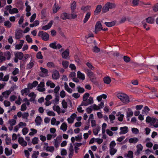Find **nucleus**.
<instances>
[{
    "instance_id": "4d7b16f0",
    "label": "nucleus",
    "mask_w": 158,
    "mask_h": 158,
    "mask_svg": "<svg viewBox=\"0 0 158 158\" xmlns=\"http://www.w3.org/2000/svg\"><path fill=\"white\" fill-rule=\"evenodd\" d=\"M69 14L70 15L69 16L70 17V19H75L77 16V15L75 11L73 13L72 12L71 14Z\"/></svg>"
},
{
    "instance_id": "bf43d9fd",
    "label": "nucleus",
    "mask_w": 158,
    "mask_h": 158,
    "mask_svg": "<svg viewBox=\"0 0 158 158\" xmlns=\"http://www.w3.org/2000/svg\"><path fill=\"white\" fill-rule=\"evenodd\" d=\"M19 69L17 68H15L13 71L12 74L13 75L15 76L19 74Z\"/></svg>"
},
{
    "instance_id": "aec40b11",
    "label": "nucleus",
    "mask_w": 158,
    "mask_h": 158,
    "mask_svg": "<svg viewBox=\"0 0 158 158\" xmlns=\"http://www.w3.org/2000/svg\"><path fill=\"white\" fill-rule=\"evenodd\" d=\"M42 121L41 117L39 116H37L35 118V122L36 125L39 126L41 123Z\"/></svg>"
},
{
    "instance_id": "f257e3e1",
    "label": "nucleus",
    "mask_w": 158,
    "mask_h": 158,
    "mask_svg": "<svg viewBox=\"0 0 158 158\" xmlns=\"http://www.w3.org/2000/svg\"><path fill=\"white\" fill-rule=\"evenodd\" d=\"M117 96L123 103L127 104L130 102L129 98L127 94L122 93L117 94Z\"/></svg>"
},
{
    "instance_id": "58836bf2",
    "label": "nucleus",
    "mask_w": 158,
    "mask_h": 158,
    "mask_svg": "<svg viewBox=\"0 0 158 158\" xmlns=\"http://www.w3.org/2000/svg\"><path fill=\"white\" fill-rule=\"evenodd\" d=\"M116 116H118V120L119 121H122L123 120L124 115L123 114H121L120 112H118L116 114Z\"/></svg>"
},
{
    "instance_id": "37998d69",
    "label": "nucleus",
    "mask_w": 158,
    "mask_h": 158,
    "mask_svg": "<svg viewBox=\"0 0 158 158\" xmlns=\"http://www.w3.org/2000/svg\"><path fill=\"white\" fill-rule=\"evenodd\" d=\"M29 2L28 1H26L25 3V5L26 6V11H30L31 10V7L29 5Z\"/></svg>"
},
{
    "instance_id": "13d9d810",
    "label": "nucleus",
    "mask_w": 158,
    "mask_h": 158,
    "mask_svg": "<svg viewBox=\"0 0 158 158\" xmlns=\"http://www.w3.org/2000/svg\"><path fill=\"white\" fill-rule=\"evenodd\" d=\"M26 40L28 43H32V39L29 35H27L26 36Z\"/></svg>"
},
{
    "instance_id": "8fccbe9b",
    "label": "nucleus",
    "mask_w": 158,
    "mask_h": 158,
    "mask_svg": "<svg viewBox=\"0 0 158 158\" xmlns=\"http://www.w3.org/2000/svg\"><path fill=\"white\" fill-rule=\"evenodd\" d=\"M100 130V127H97L96 128L94 129L93 133L94 135H96L98 134L99 131Z\"/></svg>"
},
{
    "instance_id": "2f4dec72",
    "label": "nucleus",
    "mask_w": 158,
    "mask_h": 158,
    "mask_svg": "<svg viewBox=\"0 0 158 158\" xmlns=\"http://www.w3.org/2000/svg\"><path fill=\"white\" fill-rule=\"evenodd\" d=\"M46 85L50 87V88H52L55 87V84L52 82L51 81L49 80L46 82Z\"/></svg>"
},
{
    "instance_id": "79ce46f5",
    "label": "nucleus",
    "mask_w": 158,
    "mask_h": 158,
    "mask_svg": "<svg viewBox=\"0 0 158 158\" xmlns=\"http://www.w3.org/2000/svg\"><path fill=\"white\" fill-rule=\"evenodd\" d=\"M63 67L64 69H67L69 65V62L67 60H63L62 62Z\"/></svg>"
},
{
    "instance_id": "603ef678",
    "label": "nucleus",
    "mask_w": 158,
    "mask_h": 158,
    "mask_svg": "<svg viewBox=\"0 0 158 158\" xmlns=\"http://www.w3.org/2000/svg\"><path fill=\"white\" fill-rule=\"evenodd\" d=\"M31 131L29 133V135L31 136H33L36 133L37 131L33 128H31Z\"/></svg>"
},
{
    "instance_id": "3c124183",
    "label": "nucleus",
    "mask_w": 158,
    "mask_h": 158,
    "mask_svg": "<svg viewBox=\"0 0 158 158\" xmlns=\"http://www.w3.org/2000/svg\"><path fill=\"white\" fill-rule=\"evenodd\" d=\"M56 136V134L53 135L48 134L47 135V139L48 140H50L52 138H54Z\"/></svg>"
},
{
    "instance_id": "69168bd1",
    "label": "nucleus",
    "mask_w": 158,
    "mask_h": 158,
    "mask_svg": "<svg viewBox=\"0 0 158 158\" xmlns=\"http://www.w3.org/2000/svg\"><path fill=\"white\" fill-rule=\"evenodd\" d=\"M54 143L55 147L56 148H58L59 146L60 142L58 140L57 138L54 139Z\"/></svg>"
},
{
    "instance_id": "e2e57ef3",
    "label": "nucleus",
    "mask_w": 158,
    "mask_h": 158,
    "mask_svg": "<svg viewBox=\"0 0 158 158\" xmlns=\"http://www.w3.org/2000/svg\"><path fill=\"white\" fill-rule=\"evenodd\" d=\"M4 55L8 60L10 59V53L9 51H7L4 53Z\"/></svg>"
},
{
    "instance_id": "1a4fd4ad",
    "label": "nucleus",
    "mask_w": 158,
    "mask_h": 158,
    "mask_svg": "<svg viewBox=\"0 0 158 158\" xmlns=\"http://www.w3.org/2000/svg\"><path fill=\"white\" fill-rule=\"evenodd\" d=\"M69 51L68 49H66L61 54L62 57L65 59H68L69 58Z\"/></svg>"
},
{
    "instance_id": "0eeeda50",
    "label": "nucleus",
    "mask_w": 158,
    "mask_h": 158,
    "mask_svg": "<svg viewBox=\"0 0 158 158\" xmlns=\"http://www.w3.org/2000/svg\"><path fill=\"white\" fill-rule=\"evenodd\" d=\"M15 38L16 40H19L23 36V31L21 30H16L15 32Z\"/></svg>"
},
{
    "instance_id": "4468645a",
    "label": "nucleus",
    "mask_w": 158,
    "mask_h": 158,
    "mask_svg": "<svg viewBox=\"0 0 158 158\" xmlns=\"http://www.w3.org/2000/svg\"><path fill=\"white\" fill-rule=\"evenodd\" d=\"M18 141L19 143L23 147H25L27 145V142L24 140L23 138V137L19 138Z\"/></svg>"
},
{
    "instance_id": "7ed1b4c3",
    "label": "nucleus",
    "mask_w": 158,
    "mask_h": 158,
    "mask_svg": "<svg viewBox=\"0 0 158 158\" xmlns=\"http://www.w3.org/2000/svg\"><path fill=\"white\" fill-rule=\"evenodd\" d=\"M115 6V5L112 3L107 2L103 7L102 9V12L106 13L109 11V9L114 8Z\"/></svg>"
},
{
    "instance_id": "6ab92c4d",
    "label": "nucleus",
    "mask_w": 158,
    "mask_h": 158,
    "mask_svg": "<svg viewBox=\"0 0 158 158\" xmlns=\"http://www.w3.org/2000/svg\"><path fill=\"white\" fill-rule=\"evenodd\" d=\"M60 122L56 121L55 118L53 117L52 118L51 121V123L52 125L58 126L60 124Z\"/></svg>"
},
{
    "instance_id": "e433bc0d",
    "label": "nucleus",
    "mask_w": 158,
    "mask_h": 158,
    "mask_svg": "<svg viewBox=\"0 0 158 158\" xmlns=\"http://www.w3.org/2000/svg\"><path fill=\"white\" fill-rule=\"evenodd\" d=\"M5 153L7 156H10L12 153V150L11 149H9L8 148H6L5 149Z\"/></svg>"
},
{
    "instance_id": "774afa93",
    "label": "nucleus",
    "mask_w": 158,
    "mask_h": 158,
    "mask_svg": "<svg viewBox=\"0 0 158 158\" xmlns=\"http://www.w3.org/2000/svg\"><path fill=\"white\" fill-rule=\"evenodd\" d=\"M39 154V153L38 151L34 152L32 155V158H37Z\"/></svg>"
},
{
    "instance_id": "de8ad7c7",
    "label": "nucleus",
    "mask_w": 158,
    "mask_h": 158,
    "mask_svg": "<svg viewBox=\"0 0 158 158\" xmlns=\"http://www.w3.org/2000/svg\"><path fill=\"white\" fill-rule=\"evenodd\" d=\"M4 25L7 28H10L12 26V24L9 21H7L4 22Z\"/></svg>"
},
{
    "instance_id": "bb28decb",
    "label": "nucleus",
    "mask_w": 158,
    "mask_h": 158,
    "mask_svg": "<svg viewBox=\"0 0 158 158\" xmlns=\"http://www.w3.org/2000/svg\"><path fill=\"white\" fill-rule=\"evenodd\" d=\"M77 77L80 79L84 80L85 79V75L82 73L80 71H78L77 73Z\"/></svg>"
},
{
    "instance_id": "20e7f679",
    "label": "nucleus",
    "mask_w": 158,
    "mask_h": 158,
    "mask_svg": "<svg viewBox=\"0 0 158 158\" xmlns=\"http://www.w3.org/2000/svg\"><path fill=\"white\" fill-rule=\"evenodd\" d=\"M29 97H31L29 100L27 99V98H25L23 99V101L26 103L27 105L28 106L30 105L29 101H32L34 100V99L32 98H35L36 97V95L35 93L32 92L30 93H29L28 94Z\"/></svg>"
},
{
    "instance_id": "09e8293b",
    "label": "nucleus",
    "mask_w": 158,
    "mask_h": 158,
    "mask_svg": "<svg viewBox=\"0 0 158 158\" xmlns=\"http://www.w3.org/2000/svg\"><path fill=\"white\" fill-rule=\"evenodd\" d=\"M103 81L105 83L109 84L111 82V79L109 77H106L104 78Z\"/></svg>"
},
{
    "instance_id": "a19ab883",
    "label": "nucleus",
    "mask_w": 158,
    "mask_h": 158,
    "mask_svg": "<svg viewBox=\"0 0 158 158\" xmlns=\"http://www.w3.org/2000/svg\"><path fill=\"white\" fill-rule=\"evenodd\" d=\"M136 147L137 148V153L139 154L143 150V146L142 145L139 144L137 145Z\"/></svg>"
},
{
    "instance_id": "a211bd4d",
    "label": "nucleus",
    "mask_w": 158,
    "mask_h": 158,
    "mask_svg": "<svg viewBox=\"0 0 158 158\" xmlns=\"http://www.w3.org/2000/svg\"><path fill=\"white\" fill-rule=\"evenodd\" d=\"M102 6L101 5H98L94 11V13L95 15H98L101 11Z\"/></svg>"
},
{
    "instance_id": "f8f14e48",
    "label": "nucleus",
    "mask_w": 158,
    "mask_h": 158,
    "mask_svg": "<svg viewBox=\"0 0 158 158\" xmlns=\"http://www.w3.org/2000/svg\"><path fill=\"white\" fill-rule=\"evenodd\" d=\"M44 86V83L43 82H41L37 87V89L40 92L44 91L45 90Z\"/></svg>"
},
{
    "instance_id": "72a5a7b5",
    "label": "nucleus",
    "mask_w": 158,
    "mask_h": 158,
    "mask_svg": "<svg viewBox=\"0 0 158 158\" xmlns=\"http://www.w3.org/2000/svg\"><path fill=\"white\" fill-rule=\"evenodd\" d=\"M73 155V146H71L69 148V157L71 158Z\"/></svg>"
},
{
    "instance_id": "2eb2a0df",
    "label": "nucleus",
    "mask_w": 158,
    "mask_h": 158,
    "mask_svg": "<svg viewBox=\"0 0 158 158\" xmlns=\"http://www.w3.org/2000/svg\"><path fill=\"white\" fill-rule=\"evenodd\" d=\"M76 7L77 5L76 2L75 1H72L70 5V8L72 13L74 12L76 8Z\"/></svg>"
},
{
    "instance_id": "dca6fc26",
    "label": "nucleus",
    "mask_w": 158,
    "mask_h": 158,
    "mask_svg": "<svg viewBox=\"0 0 158 158\" xmlns=\"http://www.w3.org/2000/svg\"><path fill=\"white\" fill-rule=\"evenodd\" d=\"M11 92V91L10 90H6L2 93V94L5 98H8Z\"/></svg>"
},
{
    "instance_id": "9d476101",
    "label": "nucleus",
    "mask_w": 158,
    "mask_h": 158,
    "mask_svg": "<svg viewBox=\"0 0 158 158\" xmlns=\"http://www.w3.org/2000/svg\"><path fill=\"white\" fill-rule=\"evenodd\" d=\"M102 24L100 22L98 21L97 23L95 28V33L96 34L98 31L102 30Z\"/></svg>"
},
{
    "instance_id": "9b49d317",
    "label": "nucleus",
    "mask_w": 158,
    "mask_h": 158,
    "mask_svg": "<svg viewBox=\"0 0 158 158\" xmlns=\"http://www.w3.org/2000/svg\"><path fill=\"white\" fill-rule=\"evenodd\" d=\"M120 130L121 131L119 132V134L120 135L126 134L128 132V127L126 126L120 127Z\"/></svg>"
},
{
    "instance_id": "7c9ffc66",
    "label": "nucleus",
    "mask_w": 158,
    "mask_h": 158,
    "mask_svg": "<svg viewBox=\"0 0 158 158\" xmlns=\"http://www.w3.org/2000/svg\"><path fill=\"white\" fill-rule=\"evenodd\" d=\"M146 22L150 24H153L155 22L154 19L151 17H149L146 19Z\"/></svg>"
},
{
    "instance_id": "49530a36",
    "label": "nucleus",
    "mask_w": 158,
    "mask_h": 158,
    "mask_svg": "<svg viewBox=\"0 0 158 158\" xmlns=\"http://www.w3.org/2000/svg\"><path fill=\"white\" fill-rule=\"evenodd\" d=\"M19 12L18 9L16 8H13L11 9L10 11H9V13L11 14H16Z\"/></svg>"
},
{
    "instance_id": "052dcab7",
    "label": "nucleus",
    "mask_w": 158,
    "mask_h": 158,
    "mask_svg": "<svg viewBox=\"0 0 158 158\" xmlns=\"http://www.w3.org/2000/svg\"><path fill=\"white\" fill-rule=\"evenodd\" d=\"M91 107L92 108L93 110H98L100 109L99 107L95 104H94L93 105H91Z\"/></svg>"
},
{
    "instance_id": "473e14b6",
    "label": "nucleus",
    "mask_w": 158,
    "mask_h": 158,
    "mask_svg": "<svg viewBox=\"0 0 158 158\" xmlns=\"http://www.w3.org/2000/svg\"><path fill=\"white\" fill-rule=\"evenodd\" d=\"M150 109L147 106H145L142 110V114L147 115L148 114Z\"/></svg>"
},
{
    "instance_id": "c9c22d12",
    "label": "nucleus",
    "mask_w": 158,
    "mask_h": 158,
    "mask_svg": "<svg viewBox=\"0 0 158 158\" xmlns=\"http://www.w3.org/2000/svg\"><path fill=\"white\" fill-rule=\"evenodd\" d=\"M60 8V7L59 6L54 4L52 8L53 12L54 13H56Z\"/></svg>"
},
{
    "instance_id": "c85d7f7f",
    "label": "nucleus",
    "mask_w": 158,
    "mask_h": 158,
    "mask_svg": "<svg viewBox=\"0 0 158 158\" xmlns=\"http://www.w3.org/2000/svg\"><path fill=\"white\" fill-rule=\"evenodd\" d=\"M59 97L58 95H56L55 98L52 101V103L54 105H56L59 103Z\"/></svg>"
},
{
    "instance_id": "4c0bfd02",
    "label": "nucleus",
    "mask_w": 158,
    "mask_h": 158,
    "mask_svg": "<svg viewBox=\"0 0 158 158\" xmlns=\"http://www.w3.org/2000/svg\"><path fill=\"white\" fill-rule=\"evenodd\" d=\"M138 141V139L136 137L130 138L129 140V142L130 143H135Z\"/></svg>"
},
{
    "instance_id": "423d86ee",
    "label": "nucleus",
    "mask_w": 158,
    "mask_h": 158,
    "mask_svg": "<svg viewBox=\"0 0 158 158\" xmlns=\"http://www.w3.org/2000/svg\"><path fill=\"white\" fill-rule=\"evenodd\" d=\"M38 35L39 36H40L42 39L44 41H47L49 39V35L46 32H43V31H40Z\"/></svg>"
},
{
    "instance_id": "5701e85b",
    "label": "nucleus",
    "mask_w": 158,
    "mask_h": 158,
    "mask_svg": "<svg viewBox=\"0 0 158 158\" xmlns=\"http://www.w3.org/2000/svg\"><path fill=\"white\" fill-rule=\"evenodd\" d=\"M152 125L155 128L158 127V120L154 118L151 123Z\"/></svg>"
},
{
    "instance_id": "b1692460",
    "label": "nucleus",
    "mask_w": 158,
    "mask_h": 158,
    "mask_svg": "<svg viewBox=\"0 0 158 158\" xmlns=\"http://www.w3.org/2000/svg\"><path fill=\"white\" fill-rule=\"evenodd\" d=\"M91 15V13L90 12H88L85 14V16L83 20V22L86 23L90 18Z\"/></svg>"
},
{
    "instance_id": "f03ea898",
    "label": "nucleus",
    "mask_w": 158,
    "mask_h": 158,
    "mask_svg": "<svg viewBox=\"0 0 158 158\" xmlns=\"http://www.w3.org/2000/svg\"><path fill=\"white\" fill-rule=\"evenodd\" d=\"M116 145V143L114 141H111L109 144V152L110 154L113 156L117 152V150L114 148Z\"/></svg>"
},
{
    "instance_id": "cd10ccee",
    "label": "nucleus",
    "mask_w": 158,
    "mask_h": 158,
    "mask_svg": "<svg viewBox=\"0 0 158 158\" xmlns=\"http://www.w3.org/2000/svg\"><path fill=\"white\" fill-rule=\"evenodd\" d=\"M68 126L65 123H63L62 124L60 127V129L62 130L64 132L67 129Z\"/></svg>"
},
{
    "instance_id": "ddd939ff",
    "label": "nucleus",
    "mask_w": 158,
    "mask_h": 158,
    "mask_svg": "<svg viewBox=\"0 0 158 158\" xmlns=\"http://www.w3.org/2000/svg\"><path fill=\"white\" fill-rule=\"evenodd\" d=\"M69 14L65 12L62 13L60 16V18L63 20H66V19H70Z\"/></svg>"
},
{
    "instance_id": "864d4df0",
    "label": "nucleus",
    "mask_w": 158,
    "mask_h": 158,
    "mask_svg": "<svg viewBox=\"0 0 158 158\" xmlns=\"http://www.w3.org/2000/svg\"><path fill=\"white\" fill-rule=\"evenodd\" d=\"M66 95V93L65 92L64 90H62L60 93V96L62 98H64L65 97Z\"/></svg>"
},
{
    "instance_id": "0e129e2a",
    "label": "nucleus",
    "mask_w": 158,
    "mask_h": 158,
    "mask_svg": "<svg viewBox=\"0 0 158 158\" xmlns=\"http://www.w3.org/2000/svg\"><path fill=\"white\" fill-rule=\"evenodd\" d=\"M87 74L88 76L89 77V78H90V79L91 80L92 77L93 75V73L92 72H91V71L89 70H87Z\"/></svg>"
},
{
    "instance_id": "39448f33",
    "label": "nucleus",
    "mask_w": 158,
    "mask_h": 158,
    "mask_svg": "<svg viewBox=\"0 0 158 158\" xmlns=\"http://www.w3.org/2000/svg\"><path fill=\"white\" fill-rule=\"evenodd\" d=\"M40 71L39 72V75L42 77H45L48 76V70L47 69L42 67L40 68Z\"/></svg>"
},
{
    "instance_id": "680f3d73",
    "label": "nucleus",
    "mask_w": 158,
    "mask_h": 158,
    "mask_svg": "<svg viewBox=\"0 0 158 158\" xmlns=\"http://www.w3.org/2000/svg\"><path fill=\"white\" fill-rule=\"evenodd\" d=\"M54 150V148L53 146H50L48 147V148L46 150L47 152H52Z\"/></svg>"
},
{
    "instance_id": "ea45409f",
    "label": "nucleus",
    "mask_w": 158,
    "mask_h": 158,
    "mask_svg": "<svg viewBox=\"0 0 158 158\" xmlns=\"http://www.w3.org/2000/svg\"><path fill=\"white\" fill-rule=\"evenodd\" d=\"M105 24L108 27H110L114 26L115 24L114 21H112L111 22H106Z\"/></svg>"
},
{
    "instance_id": "5fc2aeb1",
    "label": "nucleus",
    "mask_w": 158,
    "mask_h": 158,
    "mask_svg": "<svg viewBox=\"0 0 158 158\" xmlns=\"http://www.w3.org/2000/svg\"><path fill=\"white\" fill-rule=\"evenodd\" d=\"M34 62L33 61L31 60L29 63L27 65V68L30 69L32 68L34 64Z\"/></svg>"
},
{
    "instance_id": "a878e982",
    "label": "nucleus",
    "mask_w": 158,
    "mask_h": 158,
    "mask_svg": "<svg viewBox=\"0 0 158 158\" xmlns=\"http://www.w3.org/2000/svg\"><path fill=\"white\" fill-rule=\"evenodd\" d=\"M53 109L54 110L56 111L58 114H60L61 113V109L59 106L54 105L53 107Z\"/></svg>"
},
{
    "instance_id": "393cba45",
    "label": "nucleus",
    "mask_w": 158,
    "mask_h": 158,
    "mask_svg": "<svg viewBox=\"0 0 158 158\" xmlns=\"http://www.w3.org/2000/svg\"><path fill=\"white\" fill-rule=\"evenodd\" d=\"M15 56L20 60H21L23 56V53L21 52H17L15 54Z\"/></svg>"
},
{
    "instance_id": "6e6552de",
    "label": "nucleus",
    "mask_w": 158,
    "mask_h": 158,
    "mask_svg": "<svg viewBox=\"0 0 158 158\" xmlns=\"http://www.w3.org/2000/svg\"><path fill=\"white\" fill-rule=\"evenodd\" d=\"M52 77L53 79L54 80H57L60 77L59 72L56 70H53L52 72Z\"/></svg>"
},
{
    "instance_id": "412c9836",
    "label": "nucleus",
    "mask_w": 158,
    "mask_h": 158,
    "mask_svg": "<svg viewBox=\"0 0 158 158\" xmlns=\"http://www.w3.org/2000/svg\"><path fill=\"white\" fill-rule=\"evenodd\" d=\"M64 89L69 94H71L73 92V90L69 86L66 82L64 83Z\"/></svg>"
},
{
    "instance_id": "6e6d98bb",
    "label": "nucleus",
    "mask_w": 158,
    "mask_h": 158,
    "mask_svg": "<svg viewBox=\"0 0 158 158\" xmlns=\"http://www.w3.org/2000/svg\"><path fill=\"white\" fill-rule=\"evenodd\" d=\"M107 126V124L106 123H103L102 126V133L103 134H104L106 131V128Z\"/></svg>"
},
{
    "instance_id": "4be33fe9",
    "label": "nucleus",
    "mask_w": 158,
    "mask_h": 158,
    "mask_svg": "<svg viewBox=\"0 0 158 158\" xmlns=\"http://www.w3.org/2000/svg\"><path fill=\"white\" fill-rule=\"evenodd\" d=\"M21 93L23 96L24 95H28L30 93L29 89L28 88H25L21 90Z\"/></svg>"
},
{
    "instance_id": "c756f323",
    "label": "nucleus",
    "mask_w": 158,
    "mask_h": 158,
    "mask_svg": "<svg viewBox=\"0 0 158 158\" xmlns=\"http://www.w3.org/2000/svg\"><path fill=\"white\" fill-rule=\"evenodd\" d=\"M107 96L106 95L103 94L98 96L97 98V100L98 102H100L101 101L102 98L105 99L107 98Z\"/></svg>"
},
{
    "instance_id": "338daca9",
    "label": "nucleus",
    "mask_w": 158,
    "mask_h": 158,
    "mask_svg": "<svg viewBox=\"0 0 158 158\" xmlns=\"http://www.w3.org/2000/svg\"><path fill=\"white\" fill-rule=\"evenodd\" d=\"M61 104L63 108L66 109L67 108V103L64 100L62 101Z\"/></svg>"
},
{
    "instance_id": "c03bdc74",
    "label": "nucleus",
    "mask_w": 158,
    "mask_h": 158,
    "mask_svg": "<svg viewBox=\"0 0 158 158\" xmlns=\"http://www.w3.org/2000/svg\"><path fill=\"white\" fill-rule=\"evenodd\" d=\"M60 86L59 85L56 86L54 89V92L56 95H58L59 92L60 90Z\"/></svg>"
},
{
    "instance_id": "a18cd8bd",
    "label": "nucleus",
    "mask_w": 158,
    "mask_h": 158,
    "mask_svg": "<svg viewBox=\"0 0 158 158\" xmlns=\"http://www.w3.org/2000/svg\"><path fill=\"white\" fill-rule=\"evenodd\" d=\"M8 123L10 125V126H13L15 125L16 123V121L14 119H9L8 121Z\"/></svg>"
},
{
    "instance_id": "f3484780",
    "label": "nucleus",
    "mask_w": 158,
    "mask_h": 158,
    "mask_svg": "<svg viewBox=\"0 0 158 158\" xmlns=\"http://www.w3.org/2000/svg\"><path fill=\"white\" fill-rule=\"evenodd\" d=\"M53 23V21H50L47 25L43 26L42 27V29L45 30L49 29L51 27Z\"/></svg>"
},
{
    "instance_id": "f704fd0d",
    "label": "nucleus",
    "mask_w": 158,
    "mask_h": 158,
    "mask_svg": "<svg viewBox=\"0 0 158 158\" xmlns=\"http://www.w3.org/2000/svg\"><path fill=\"white\" fill-rule=\"evenodd\" d=\"M91 8L90 6H82L81 7V9L83 11H86L90 10Z\"/></svg>"
}]
</instances>
